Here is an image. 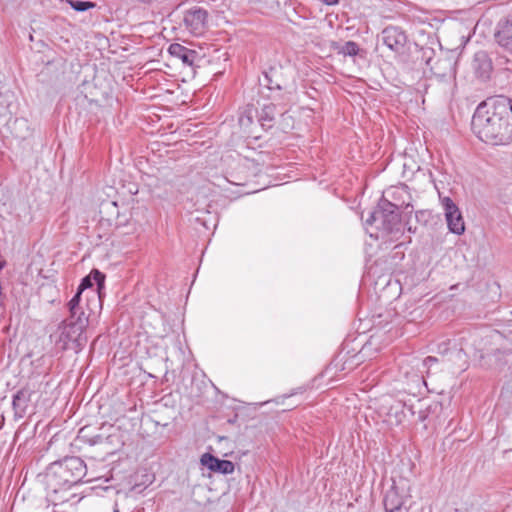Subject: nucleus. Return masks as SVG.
<instances>
[{"instance_id":"f03ea898","label":"nucleus","mask_w":512,"mask_h":512,"mask_svg":"<svg viewBox=\"0 0 512 512\" xmlns=\"http://www.w3.org/2000/svg\"><path fill=\"white\" fill-rule=\"evenodd\" d=\"M86 472V464L79 457L71 456L55 461L47 468V489L54 494L62 490H68L81 482Z\"/></svg>"},{"instance_id":"6e6552de","label":"nucleus","mask_w":512,"mask_h":512,"mask_svg":"<svg viewBox=\"0 0 512 512\" xmlns=\"http://www.w3.org/2000/svg\"><path fill=\"white\" fill-rule=\"evenodd\" d=\"M34 392V389H32L29 385H26L13 395L12 408L14 411V417L16 419H21L28 413L31 397Z\"/></svg>"},{"instance_id":"7ed1b4c3","label":"nucleus","mask_w":512,"mask_h":512,"mask_svg":"<svg viewBox=\"0 0 512 512\" xmlns=\"http://www.w3.org/2000/svg\"><path fill=\"white\" fill-rule=\"evenodd\" d=\"M88 317H68L58 326L55 345L60 350L80 352L87 343L85 330L88 327Z\"/></svg>"},{"instance_id":"20e7f679","label":"nucleus","mask_w":512,"mask_h":512,"mask_svg":"<svg viewBox=\"0 0 512 512\" xmlns=\"http://www.w3.org/2000/svg\"><path fill=\"white\" fill-rule=\"evenodd\" d=\"M366 225H376V228L387 234L401 231L399 207L385 198L380 199L374 211L370 212L365 221Z\"/></svg>"},{"instance_id":"f8f14e48","label":"nucleus","mask_w":512,"mask_h":512,"mask_svg":"<svg viewBox=\"0 0 512 512\" xmlns=\"http://www.w3.org/2000/svg\"><path fill=\"white\" fill-rule=\"evenodd\" d=\"M208 13L205 9L200 7H193L185 12L184 23L195 33L202 32L207 23Z\"/></svg>"},{"instance_id":"2f4dec72","label":"nucleus","mask_w":512,"mask_h":512,"mask_svg":"<svg viewBox=\"0 0 512 512\" xmlns=\"http://www.w3.org/2000/svg\"><path fill=\"white\" fill-rule=\"evenodd\" d=\"M460 350H465V348H464V344H463V343H461Z\"/></svg>"},{"instance_id":"9b49d317","label":"nucleus","mask_w":512,"mask_h":512,"mask_svg":"<svg viewBox=\"0 0 512 512\" xmlns=\"http://www.w3.org/2000/svg\"><path fill=\"white\" fill-rule=\"evenodd\" d=\"M106 428L107 426L105 424L101 426L85 425L79 430L77 437L80 441L88 443L89 445L101 444L110 436L104 432Z\"/></svg>"},{"instance_id":"9d476101","label":"nucleus","mask_w":512,"mask_h":512,"mask_svg":"<svg viewBox=\"0 0 512 512\" xmlns=\"http://www.w3.org/2000/svg\"><path fill=\"white\" fill-rule=\"evenodd\" d=\"M382 41L389 49L399 53L405 47L407 36L399 27L388 26L382 31Z\"/></svg>"},{"instance_id":"bb28decb","label":"nucleus","mask_w":512,"mask_h":512,"mask_svg":"<svg viewBox=\"0 0 512 512\" xmlns=\"http://www.w3.org/2000/svg\"><path fill=\"white\" fill-rule=\"evenodd\" d=\"M239 123L242 127L248 126L252 123V117L250 115H242L239 118Z\"/></svg>"},{"instance_id":"6ab92c4d","label":"nucleus","mask_w":512,"mask_h":512,"mask_svg":"<svg viewBox=\"0 0 512 512\" xmlns=\"http://www.w3.org/2000/svg\"><path fill=\"white\" fill-rule=\"evenodd\" d=\"M81 289H78L76 294L72 297V299L68 302V309H69V317L76 318V317H87L85 315V312L80 307V300H81Z\"/></svg>"},{"instance_id":"412c9836","label":"nucleus","mask_w":512,"mask_h":512,"mask_svg":"<svg viewBox=\"0 0 512 512\" xmlns=\"http://www.w3.org/2000/svg\"><path fill=\"white\" fill-rule=\"evenodd\" d=\"M338 52L344 56H356L359 53V46L354 41H347Z\"/></svg>"},{"instance_id":"c756f323","label":"nucleus","mask_w":512,"mask_h":512,"mask_svg":"<svg viewBox=\"0 0 512 512\" xmlns=\"http://www.w3.org/2000/svg\"><path fill=\"white\" fill-rule=\"evenodd\" d=\"M327 5L337 4L339 0H322Z\"/></svg>"},{"instance_id":"ddd939ff","label":"nucleus","mask_w":512,"mask_h":512,"mask_svg":"<svg viewBox=\"0 0 512 512\" xmlns=\"http://www.w3.org/2000/svg\"><path fill=\"white\" fill-rule=\"evenodd\" d=\"M494 36L499 46L512 53V15L498 23Z\"/></svg>"},{"instance_id":"4be33fe9","label":"nucleus","mask_w":512,"mask_h":512,"mask_svg":"<svg viewBox=\"0 0 512 512\" xmlns=\"http://www.w3.org/2000/svg\"><path fill=\"white\" fill-rule=\"evenodd\" d=\"M478 338L479 337L477 334H473L469 337V339L462 337L461 340L464 341L466 344H468L469 340H472V346L474 350L480 353L481 358H484L486 355H489V352L486 351L485 347L482 346L481 342L477 343Z\"/></svg>"},{"instance_id":"f3484780","label":"nucleus","mask_w":512,"mask_h":512,"mask_svg":"<svg viewBox=\"0 0 512 512\" xmlns=\"http://www.w3.org/2000/svg\"><path fill=\"white\" fill-rule=\"evenodd\" d=\"M168 52L171 56L180 59L185 65L193 66L198 58L195 50L189 49L179 43H173L169 46Z\"/></svg>"},{"instance_id":"393cba45","label":"nucleus","mask_w":512,"mask_h":512,"mask_svg":"<svg viewBox=\"0 0 512 512\" xmlns=\"http://www.w3.org/2000/svg\"><path fill=\"white\" fill-rule=\"evenodd\" d=\"M14 124L18 125L20 127H24L26 129V131H27V133H25V134L17 135L18 137L26 138L30 134L28 123H27V121L25 119H16Z\"/></svg>"},{"instance_id":"5701e85b","label":"nucleus","mask_w":512,"mask_h":512,"mask_svg":"<svg viewBox=\"0 0 512 512\" xmlns=\"http://www.w3.org/2000/svg\"><path fill=\"white\" fill-rule=\"evenodd\" d=\"M88 276L91 277L92 282L94 281L97 284V290L95 292L104 287L105 275L102 272L93 269Z\"/></svg>"},{"instance_id":"dca6fc26","label":"nucleus","mask_w":512,"mask_h":512,"mask_svg":"<svg viewBox=\"0 0 512 512\" xmlns=\"http://www.w3.org/2000/svg\"><path fill=\"white\" fill-rule=\"evenodd\" d=\"M406 409L411 413V415L415 414L412 405L407 406L406 403L400 400H393L386 412L388 421L396 425L401 424L406 418Z\"/></svg>"},{"instance_id":"4468645a","label":"nucleus","mask_w":512,"mask_h":512,"mask_svg":"<svg viewBox=\"0 0 512 512\" xmlns=\"http://www.w3.org/2000/svg\"><path fill=\"white\" fill-rule=\"evenodd\" d=\"M201 464L207 467L212 472H218L224 475L232 474L235 465L232 461L219 459L210 453H205L201 456Z\"/></svg>"},{"instance_id":"423d86ee","label":"nucleus","mask_w":512,"mask_h":512,"mask_svg":"<svg viewBox=\"0 0 512 512\" xmlns=\"http://www.w3.org/2000/svg\"><path fill=\"white\" fill-rule=\"evenodd\" d=\"M434 50L427 48L422 50V59L439 81L452 84L456 77V62L452 57L445 56L433 59Z\"/></svg>"},{"instance_id":"f257e3e1","label":"nucleus","mask_w":512,"mask_h":512,"mask_svg":"<svg viewBox=\"0 0 512 512\" xmlns=\"http://www.w3.org/2000/svg\"><path fill=\"white\" fill-rule=\"evenodd\" d=\"M474 134L492 145L512 142V99L499 95L481 102L472 117Z\"/></svg>"},{"instance_id":"7c9ffc66","label":"nucleus","mask_w":512,"mask_h":512,"mask_svg":"<svg viewBox=\"0 0 512 512\" xmlns=\"http://www.w3.org/2000/svg\"><path fill=\"white\" fill-rule=\"evenodd\" d=\"M268 98L276 99V96L268 95Z\"/></svg>"},{"instance_id":"cd10ccee","label":"nucleus","mask_w":512,"mask_h":512,"mask_svg":"<svg viewBox=\"0 0 512 512\" xmlns=\"http://www.w3.org/2000/svg\"><path fill=\"white\" fill-rule=\"evenodd\" d=\"M438 360L436 357L428 356L423 360V365L426 367H430L432 364L436 363Z\"/></svg>"},{"instance_id":"1a4fd4ad","label":"nucleus","mask_w":512,"mask_h":512,"mask_svg":"<svg viewBox=\"0 0 512 512\" xmlns=\"http://www.w3.org/2000/svg\"><path fill=\"white\" fill-rule=\"evenodd\" d=\"M260 85L271 92L286 91L289 87L288 81L283 77L281 68L271 67L263 74Z\"/></svg>"},{"instance_id":"a211bd4d","label":"nucleus","mask_w":512,"mask_h":512,"mask_svg":"<svg viewBox=\"0 0 512 512\" xmlns=\"http://www.w3.org/2000/svg\"><path fill=\"white\" fill-rule=\"evenodd\" d=\"M475 63H479L478 66H476V72L479 74V76L482 79L489 78V74L492 70V65L490 60L488 59L485 52H479L475 55Z\"/></svg>"},{"instance_id":"aec40b11","label":"nucleus","mask_w":512,"mask_h":512,"mask_svg":"<svg viewBox=\"0 0 512 512\" xmlns=\"http://www.w3.org/2000/svg\"><path fill=\"white\" fill-rule=\"evenodd\" d=\"M67 3L73 10L78 12H84L96 6V3L94 2L82 0H67Z\"/></svg>"},{"instance_id":"a878e982","label":"nucleus","mask_w":512,"mask_h":512,"mask_svg":"<svg viewBox=\"0 0 512 512\" xmlns=\"http://www.w3.org/2000/svg\"><path fill=\"white\" fill-rule=\"evenodd\" d=\"M93 282L91 280V277L86 276L82 279L78 289H81V292H83L87 288H92Z\"/></svg>"},{"instance_id":"39448f33","label":"nucleus","mask_w":512,"mask_h":512,"mask_svg":"<svg viewBox=\"0 0 512 512\" xmlns=\"http://www.w3.org/2000/svg\"><path fill=\"white\" fill-rule=\"evenodd\" d=\"M410 499L408 480L400 478L396 481L393 479L391 487L385 492L383 498L385 512H409L407 503Z\"/></svg>"},{"instance_id":"c85d7f7f","label":"nucleus","mask_w":512,"mask_h":512,"mask_svg":"<svg viewBox=\"0 0 512 512\" xmlns=\"http://www.w3.org/2000/svg\"><path fill=\"white\" fill-rule=\"evenodd\" d=\"M427 418V414L423 411H419V420L424 421Z\"/></svg>"},{"instance_id":"2eb2a0df","label":"nucleus","mask_w":512,"mask_h":512,"mask_svg":"<svg viewBox=\"0 0 512 512\" xmlns=\"http://www.w3.org/2000/svg\"><path fill=\"white\" fill-rule=\"evenodd\" d=\"M285 113L286 110L284 108L280 109L277 104L270 102L262 106L261 111L258 114V121L262 128L268 130L274 126L276 116H283Z\"/></svg>"},{"instance_id":"0eeeda50","label":"nucleus","mask_w":512,"mask_h":512,"mask_svg":"<svg viewBox=\"0 0 512 512\" xmlns=\"http://www.w3.org/2000/svg\"><path fill=\"white\" fill-rule=\"evenodd\" d=\"M445 219L451 233L462 235L465 232V223L461 211L450 197L441 198Z\"/></svg>"},{"instance_id":"b1692460","label":"nucleus","mask_w":512,"mask_h":512,"mask_svg":"<svg viewBox=\"0 0 512 512\" xmlns=\"http://www.w3.org/2000/svg\"><path fill=\"white\" fill-rule=\"evenodd\" d=\"M451 343H452V340H450V339H447V340H444V341L438 343L437 352L439 354L445 355L449 351Z\"/></svg>"}]
</instances>
